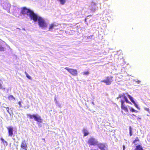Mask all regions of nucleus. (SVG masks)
Segmentation results:
<instances>
[{
	"mask_svg": "<svg viewBox=\"0 0 150 150\" xmlns=\"http://www.w3.org/2000/svg\"><path fill=\"white\" fill-rule=\"evenodd\" d=\"M119 98L120 99V102L121 103L122 112L123 113V110L125 112H128L129 110L127 107L125 103V102L129 104H131V103L128 100L127 96H126V94L123 93L119 95L118 97L117 98V99H118Z\"/></svg>",
	"mask_w": 150,
	"mask_h": 150,
	"instance_id": "1",
	"label": "nucleus"
},
{
	"mask_svg": "<svg viewBox=\"0 0 150 150\" xmlns=\"http://www.w3.org/2000/svg\"><path fill=\"white\" fill-rule=\"evenodd\" d=\"M21 13L23 15H27L29 16L31 20L36 19V14L30 9L27 8L26 7H23L21 10Z\"/></svg>",
	"mask_w": 150,
	"mask_h": 150,
	"instance_id": "2",
	"label": "nucleus"
},
{
	"mask_svg": "<svg viewBox=\"0 0 150 150\" xmlns=\"http://www.w3.org/2000/svg\"><path fill=\"white\" fill-rule=\"evenodd\" d=\"M36 18L35 20L32 19L35 22H36L37 21H38L39 26L42 28H46L47 27V25L45 20L42 18L38 16L36 14Z\"/></svg>",
	"mask_w": 150,
	"mask_h": 150,
	"instance_id": "3",
	"label": "nucleus"
},
{
	"mask_svg": "<svg viewBox=\"0 0 150 150\" xmlns=\"http://www.w3.org/2000/svg\"><path fill=\"white\" fill-rule=\"evenodd\" d=\"M27 116L28 117H29L30 119H33L34 118L35 120L37 121L38 122L42 123V119L40 116H39L38 115L33 114L32 115L27 114Z\"/></svg>",
	"mask_w": 150,
	"mask_h": 150,
	"instance_id": "4",
	"label": "nucleus"
},
{
	"mask_svg": "<svg viewBox=\"0 0 150 150\" xmlns=\"http://www.w3.org/2000/svg\"><path fill=\"white\" fill-rule=\"evenodd\" d=\"M98 141L93 137H91L88 141L87 143L89 146H96Z\"/></svg>",
	"mask_w": 150,
	"mask_h": 150,
	"instance_id": "5",
	"label": "nucleus"
},
{
	"mask_svg": "<svg viewBox=\"0 0 150 150\" xmlns=\"http://www.w3.org/2000/svg\"><path fill=\"white\" fill-rule=\"evenodd\" d=\"M113 77L112 76H108L105 78V79L102 80L101 82L105 83L106 84L108 85H110L113 81Z\"/></svg>",
	"mask_w": 150,
	"mask_h": 150,
	"instance_id": "6",
	"label": "nucleus"
},
{
	"mask_svg": "<svg viewBox=\"0 0 150 150\" xmlns=\"http://www.w3.org/2000/svg\"><path fill=\"white\" fill-rule=\"evenodd\" d=\"M98 148L101 150H107L108 145L107 144L104 143H99L98 142L96 145Z\"/></svg>",
	"mask_w": 150,
	"mask_h": 150,
	"instance_id": "7",
	"label": "nucleus"
},
{
	"mask_svg": "<svg viewBox=\"0 0 150 150\" xmlns=\"http://www.w3.org/2000/svg\"><path fill=\"white\" fill-rule=\"evenodd\" d=\"M64 69L67 70L72 76H76L77 75V71L76 69H70L67 67H65Z\"/></svg>",
	"mask_w": 150,
	"mask_h": 150,
	"instance_id": "8",
	"label": "nucleus"
},
{
	"mask_svg": "<svg viewBox=\"0 0 150 150\" xmlns=\"http://www.w3.org/2000/svg\"><path fill=\"white\" fill-rule=\"evenodd\" d=\"M98 8L96 4L92 2L91 4V10L92 12H94Z\"/></svg>",
	"mask_w": 150,
	"mask_h": 150,
	"instance_id": "9",
	"label": "nucleus"
},
{
	"mask_svg": "<svg viewBox=\"0 0 150 150\" xmlns=\"http://www.w3.org/2000/svg\"><path fill=\"white\" fill-rule=\"evenodd\" d=\"M7 129L8 130V136L12 137L13 135V128L11 127H7Z\"/></svg>",
	"mask_w": 150,
	"mask_h": 150,
	"instance_id": "10",
	"label": "nucleus"
},
{
	"mask_svg": "<svg viewBox=\"0 0 150 150\" xmlns=\"http://www.w3.org/2000/svg\"><path fill=\"white\" fill-rule=\"evenodd\" d=\"M21 147L24 149L27 150L28 147L25 140H23L21 145Z\"/></svg>",
	"mask_w": 150,
	"mask_h": 150,
	"instance_id": "11",
	"label": "nucleus"
},
{
	"mask_svg": "<svg viewBox=\"0 0 150 150\" xmlns=\"http://www.w3.org/2000/svg\"><path fill=\"white\" fill-rule=\"evenodd\" d=\"M128 96L129 98L131 101L134 104L135 107L137 109H139V108L138 106L134 100L133 98L129 94H128Z\"/></svg>",
	"mask_w": 150,
	"mask_h": 150,
	"instance_id": "12",
	"label": "nucleus"
},
{
	"mask_svg": "<svg viewBox=\"0 0 150 150\" xmlns=\"http://www.w3.org/2000/svg\"><path fill=\"white\" fill-rule=\"evenodd\" d=\"M58 25V24H57L55 23H51L49 25V30H51L53 29L54 27H57Z\"/></svg>",
	"mask_w": 150,
	"mask_h": 150,
	"instance_id": "13",
	"label": "nucleus"
},
{
	"mask_svg": "<svg viewBox=\"0 0 150 150\" xmlns=\"http://www.w3.org/2000/svg\"><path fill=\"white\" fill-rule=\"evenodd\" d=\"M135 150H144L142 146L138 144L136 146Z\"/></svg>",
	"mask_w": 150,
	"mask_h": 150,
	"instance_id": "14",
	"label": "nucleus"
},
{
	"mask_svg": "<svg viewBox=\"0 0 150 150\" xmlns=\"http://www.w3.org/2000/svg\"><path fill=\"white\" fill-rule=\"evenodd\" d=\"M83 132L84 134V137H85L89 134V132H88L86 129L85 128L83 129Z\"/></svg>",
	"mask_w": 150,
	"mask_h": 150,
	"instance_id": "15",
	"label": "nucleus"
},
{
	"mask_svg": "<svg viewBox=\"0 0 150 150\" xmlns=\"http://www.w3.org/2000/svg\"><path fill=\"white\" fill-rule=\"evenodd\" d=\"M8 99L10 100H15V98L12 95H11L8 97Z\"/></svg>",
	"mask_w": 150,
	"mask_h": 150,
	"instance_id": "16",
	"label": "nucleus"
},
{
	"mask_svg": "<svg viewBox=\"0 0 150 150\" xmlns=\"http://www.w3.org/2000/svg\"><path fill=\"white\" fill-rule=\"evenodd\" d=\"M137 142H139L140 140L139 138L138 137H137L132 142V143L134 144H135Z\"/></svg>",
	"mask_w": 150,
	"mask_h": 150,
	"instance_id": "17",
	"label": "nucleus"
},
{
	"mask_svg": "<svg viewBox=\"0 0 150 150\" xmlns=\"http://www.w3.org/2000/svg\"><path fill=\"white\" fill-rule=\"evenodd\" d=\"M130 111L131 112H134L136 113H137L138 111L134 110L133 108L131 107L129 108Z\"/></svg>",
	"mask_w": 150,
	"mask_h": 150,
	"instance_id": "18",
	"label": "nucleus"
},
{
	"mask_svg": "<svg viewBox=\"0 0 150 150\" xmlns=\"http://www.w3.org/2000/svg\"><path fill=\"white\" fill-rule=\"evenodd\" d=\"M59 1L61 4L62 5H64L66 2V0H58Z\"/></svg>",
	"mask_w": 150,
	"mask_h": 150,
	"instance_id": "19",
	"label": "nucleus"
},
{
	"mask_svg": "<svg viewBox=\"0 0 150 150\" xmlns=\"http://www.w3.org/2000/svg\"><path fill=\"white\" fill-rule=\"evenodd\" d=\"M25 74L26 76L29 79L31 80L32 78L27 73L26 71L25 72Z\"/></svg>",
	"mask_w": 150,
	"mask_h": 150,
	"instance_id": "20",
	"label": "nucleus"
},
{
	"mask_svg": "<svg viewBox=\"0 0 150 150\" xmlns=\"http://www.w3.org/2000/svg\"><path fill=\"white\" fill-rule=\"evenodd\" d=\"M132 129L131 126H130L129 128V135L130 136H131L132 135Z\"/></svg>",
	"mask_w": 150,
	"mask_h": 150,
	"instance_id": "21",
	"label": "nucleus"
},
{
	"mask_svg": "<svg viewBox=\"0 0 150 150\" xmlns=\"http://www.w3.org/2000/svg\"><path fill=\"white\" fill-rule=\"evenodd\" d=\"M4 47L0 45V52L4 51Z\"/></svg>",
	"mask_w": 150,
	"mask_h": 150,
	"instance_id": "22",
	"label": "nucleus"
},
{
	"mask_svg": "<svg viewBox=\"0 0 150 150\" xmlns=\"http://www.w3.org/2000/svg\"><path fill=\"white\" fill-rule=\"evenodd\" d=\"M89 72L88 71H87L86 72H83V74L84 75H87L89 74Z\"/></svg>",
	"mask_w": 150,
	"mask_h": 150,
	"instance_id": "23",
	"label": "nucleus"
},
{
	"mask_svg": "<svg viewBox=\"0 0 150 150\" xmlns=\"http://www.w3.org/2000/svg\"><path fill=\"white\" fill-rule=\"evenodd\" d=\"M144 110L146 111H148L149 113H150V110H149V108H144Z\"/></svg>",
	"mask_w": 150,
	"mask_h": 150,
	"instance_id": "24",
	"label": "nucleus"
},
{
	"mask_svg": "<svg viewBox=\"0 0 150 150\" xmlns=\"http://www.w3.org/2000/svg\"><path fill=\"white\" fill-rule=\"evenodd\" d=\"M1 140L2 141V142H5V143H7V142H6V141H5L2 138H1Z\"/></svg>",
	"mask_w": 150,
	"mask_h": 150,
	"instance_id": "25",
	"label": "nucleus"
},
{
	"mask_svg": "<svg viewBox=\"0 0 150 150\" xmlns=\"http://www.w3.org/2000/svg\"><path fill=\"white\" fill-rule=\"evenodd\" d=\"M6 110H7V112L9 113V114H10V112H9V108L8 107H6Z\"/></svg>",
	"mask_w": 150,
	"mask_h": 150,
	"instance_id": "26",
	"label": "nucleus"
},
{
	"mask_svg": "<svg viewBox=\"0 0 150 150\" xmlns=\"http://www.w3.org/2000/svg\"><path fill=\"white\" fill-rule=\"evenodd\" d=\"M18 104H19V105L20 106H21V102L20 101H19L18 102Z\"/></svg>",
	"mask_w": 150,
	"mask_h": 150,
	"instance_id": "27",
	"label": "nucleus"
},
{
	"mask_svg": "<svg viewBox=\"0 0 150 150\" xmlns=\"http://www.w3.org/2000/svg\"><path fill=\"white\" fill-rule=\"evenodd\" d=\"M42 139L43 140L45 143L46 142V141L45 138H42Z\"/></svg>",
	"mask_w": 150,
	"mask_h": 150,
	"instance_id": "28",
	"label": "nucleus"
},
{
	"mask_svg": "<svg viewBox=\"0 0 150 150\" xmlns=\"http://www.w3.org/2000/svg\"><path fill=\"white\" fill-rule=\"evenodd\" d=\"M131 116L133 117V116H134V117H136V115L134 114H132Z\"/></svg>",
	"mask_w": 150,
	"mask_h": 150,
	"instance_id": "29",
	"label": "nucleus"
},
{
	"mask_svg": "<svg viewBox=\"0 0 150 150\" xmlns=\"http://www.w3.org/2000/svg\"><path fill=\"white\" fill-rule=\"evenodd\" d=\"M123 150H125V146L124 145H123Z\"/></svg>",
	"mask_w": 150,
	"mask_h": 150,
	"instance_id": "30",
	"label": "nucleus"
},
{
	"mask_svg": "<svg viewBox=\"0 0 150 150\" xmlns=\"http://www.w3.org/2000/svg\"><path fill=\"white\" fill-rule=\"evenodd\" d=\"M141 83V81H137V83Z\"/></svg>",
	"mask_w": 150,
	"mask_h": 150,
	"instance_id": "31",
	"label": "nucleus"
},
{
	"mask_svg": "<svg viewBox=\"0 0 150 150\" xmlns=\"http://www.w3.org/2000/svg\"><path fill=\"white\" fill-rule=\"evenodd\" d=\"M85 21L86 22H87V18H85Z\"/></svg>",
	"mask_w": 150,
	"mask_h": 150,
	"instance_id": "32",
	"label": "nucleus"
},
{
	"mask_svg": "<svg viewBox=\"0 0 150 150\" xmlns=\"http://www.w3.org/2000/svg\"><path fill=\"white\" fill-rule=\"evenodd\" d=\"M56 103H57V101H56Z\"/></svg>",
	"mask_w": 150,
	"mask_h": 150,
	"instance_id": "33",
	"label": "nucleus"
},
{
	"mask_svg": "<svg viewBox=\"0 0 150 150\" xmlns=\"http://www.w3.org/2000/svg\"><path fill=\"white\" fill-rule=\"evenodd\" d=\"M123 115H125V113H124V114H123Z\"/></svg>",
	"mask_w": 150,
	"mask_h": 150,
	"instance_id": "34",
	"label": "nucleus"
},
{
	"mask_svg": "<svg viewBox=\"0 0 150 150\" xmlns=\"http://www.w3.org/2000/svg\"><path fill=\"white\" fill-rule=\"evenodd\" d=\"M139 119H141V118H139Z\"/></svg>",
	"mask_w": 150,
	"mask_h": 150,
	"instance_id": "35",
	"label": "nucleus"
},
{
	"mask_svg": "<svg viewBox=\"0 0 150 150\" xmlns=\"http://www.w3.org/2000/svg\"><path fill=\"white\" fill-rule=\"evenodd\" d=\"M91 16V15H88V16Z\"/></svg>",
	"mask_w": 150,
	"mask_h": 150,
	"instance_id": "36",
	"label": "nucleus"
}]
</instances>
